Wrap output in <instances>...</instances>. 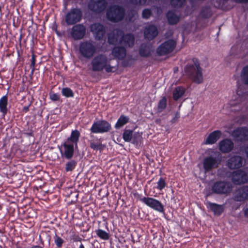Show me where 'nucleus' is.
<instances>
[{
    "instance_id": "obj_1",
    "label": "nucleus",
    "mask_w": 248,
    "mask_h": 248,
    "mask_svg": "<svg viewBox=\"0 0 248 248\" xmlns=\"http://www.w3.org/2000/svg\"><path fill=\"white\" fill-rule=\"evenodd\" d=\"M80 133L77 129L72 130L70 137L61 144L60 152L62 156L66 159H71L74 154L75 147H78Z\"/></svg>"
},
{
    "instance_id": "obj_2",
    "label": "nucleus",
    "mask_w": 248,
    "mask_h": 248,
    "mask_svg": "<svg viewBox=\"0 0 248 248\" xmlns=\"http://www.w3.org/2000/svg\"><path fill=\"white\" fill-rule=\"evenodd\" d=\"M192 62V64L189 63L185 67V72L194 82L200 84L203 81V77L199 60L194 58Z\"/></svg>"
},
{
    "instance_id": "obj_3",
    "label": "nucleus",
    "mask_w": 248,
    "mask_h": 248,
    "mask_svg": "<svg viewBox=\"0 0 248 248\" xmlns=\"http://www.w3.org/2000/svg\"><path fill=\"white\" fill-rule=\"evenodd\" d=\"M125 15V10L124 7L117 4L112 5L107 9L106 16L108 20L118 23L123 20Z\"/></svg>"
},
{
    "instance_id": "obj_4",
    "label": "nucleus",
    "mask_w": 248,
    "mask_h": 248,
    "mask_svg": "<svg viewBox=\"0 0 248 248\" xmlns=\"http://www.w3.org/2000/svg\"><path fill=\"white\" fill-rule=\"evenodd\" d=\"M232 185L231 182L225 180L215 182L212 186L214 193L219 195H228L232 191Z\"/></svg>"
},
{
    "instance_id": "obj_5",
    "label": "nucleus",
    "mask_w": 248,
    "mask_h": 248,
    "mask_svg": "<svg viewBox=\"0 0 248 248\" xmlns=\"http://www.w3.org/2000/svg\"><path fill=\"white\" fill-rule=\"evenodd\" d=\"M79 51L83 57L90 59L95 54L96 47L94 43L86 41L80 43L79 46Z\"/></svg>"
},
{
    "instance_id": "obj_6",
    "label": "nucleus",
    "mask_w": 248,
    "mask_h": 248,
    "mask_svg": "<svg viewBox=\"0 0 248 248\" xmlns=\"http://www.w3.org/2000/svg\"><path fill=\"white\" fill-rule=\"evenodd\" d=\"M221 155L219 153L215 156L209 155L205 157L202 162L205 171L209 172L213 169L217 168L221 163Z\"/></svg>"
},
{
    "instance_id": "obj_7",
    "label": "nucleus",
    "mask_w": 248,
    "mask_h": 248,
    "mask_svg": "<svg viewBox=\"0 0 248 248\" xmlns=\"http://www.w3.org/2000/svg\"><path fill=\"white\" fill-rule=\"evenodd\" d=\"M111 129V124L106 120L94 121L90 129L91 134H103L109 132Z\"/></svg>"
},
{
    "instance_id": "obj_8",
    "label": "nucleus",
    "mask_w": 248,
    "mask_h": 248,
    "mask_svg": "<svg viewBox=\"0 0 248 248\" xmlns=\"http://www.w3.org/2000/svg\"><path fill=\"white\" fill-rule=\"evenodd\" d=\"M82 17V12L78 8H73L66 14L65 21L67 25H72L80 21Z\"/></svg>"
},
{
    "instance_id": "obj_9",
    "label": "nucleus",
    "mask_w": 248,
    "mask_h": 248,
    "mask_svg": "<svg viewBox=\"0 0 248 248\" xmlns=\"http://www.w3.org/2000/svg\"><path fill=\"white\" fill-rule=\"evenodd\" d=\"M138 198L140 201L154 210L160 213L164 212V206L158 200L151 197H142L141 195H139Z\"/></svg>"
},
{
    "instance_id": "obj_10",
    "label": "nucleus",
    "mask_w": 248,
    "mask_h": 248,
    "mask_svg": "<svg viewBox=\"0 0 248 248\" xmlns=\"http://www.w3.org/2000/svg\"><path fill=\"white\" fill-rule=\"evenodd\" d=\"M108 62L107 56L104 54H98L91 61L92 70L93 72H100L104 69Z\"/></svg>"
},
{
    "instance_id": "obj_11",
    "label": "nucleus",
    "mask_w": 248,
    "mask_h": 248,
    "mask_svg": "<svg viewBox=\"0 0 248 248\" xmlns=\"http://www.w3.org/2000/svg\"><path fill=\"white\" fill-rule=\"evenodd\" d=\"M176 46V43L174 40H168L157 47L156 53L159 56L167 55L173 51Z\"/></svg>"
},
{
    "instance_id": "obj_12",
    "label": "nucleus",
    "mask_w": 248,
    "mask_h": 248,
    "mask_svg": "<svg viewBox=\"0 0 248 248\" xmlns=\"http://www.w3.org/2000/svg\"><path fill=\"white\" fill-rule=\"evenodd\" d=\"M90 28L96 40H103L106 34L104 25L99 23H94L90 25Z\"/></svg>"
},
{
    "instance_id": "obj_13",
    "label": "nucleus",
    "mask_w": 248,
    "mask_h": 248,
    "mask_svg": "<svg viewBox=\"0 0 248 248\" xmlns=\"http://www.w3.org/2000/svg\"><path fill=\"white\" fill-rule=\"evenodd\" d=\"M232 136L238 141H248V127L246 126L237 127L232 131Z\"/></svg>"
},
{
    "instance_id": "obj_14",
    "label": "nucleus",
    "mask_w": 248,
    "mask_h": 248,
    "mask_svg": "<svg viewBox=\"0 0 248 248\" xmlns=\"http://www.w3.org/2000/svg\"><path fill=\"white\" fill-rule=\"evenodd\" d=\"M108 3L106 0H91L88 4L89 9L96 13H100L107 7Z\"/></svg>"
},
{
    "instance_id": "obj_15",
    "label": "nucleus",
    "mask_w": 248,
    "mask_h": 248,
    "mask_svg": "<svg viewBox=\"0 0 248 248\" xmlns=\"http://www.w3.org/2000/svg\"><path fill=\"white\" fill-rule=\"evenodd\" d=\"M233 199L239 202L248 200V186H244L236 189L234 192Z\"/></svg>"
},
{
    "instance_id": "obj_16",
    "label": "nucleus",
    "mask_w": 248,
    "mask_h": 248,
    "mask_svg": "<svg viewBox=\"0 0 248 248\" xmlns=\"http://www.w3.org/2000/svg\"><path fill=\"white\" fill-rule=\"evenodd\" d=\"M86 33V28L81 24H76L73 26L71 31V35L75 40L82 39Z\"/></svg>"
},
{
    "instance_id": "obj_17",
    "label": "nucleus",
    "mask_w": 248,
    "mask_h": 248,
    "mask_svg": "<svg viewBox=\"0 0 248 248\" xmlns=\"http://www.w3.org/2000/svg\"><path fill=\"white\" fill-rule=\"evenodd\" d=\"M90 137L91 139L88 140L90 147L93 151H99L100 152L103 151L106 146L102 144L101 139L92 134H90Z\"/></svg>"
},
{
    "instance_id": "obj_18",
    "label": "nucleus",
    "mask_w": 248,
    "mask_h": 248,
    "mask_svg": "<svg viewBox=\"0 0 248 248\" xmlns=\"http://www.w3.org/2000/svg\"><path fill=\"white\" fill-rule=\"evenodd\" d=\"M243 158L242 156L234 155L230 157L226 162L227 167L231 170L240 168L243 165Z\"/></svg>"
},
{
    "instance_id": "obj_19",
    "label": "nucleus",
    "mask_w": 248,
    "mask_h": 248,
    "mask_svg": "<svg viewBox=\"0 0 248 248\" xmlns=\"http://www.w3.org/2000/svg\"><path fill=\"white\" fill-rule=\"evenodd\" d=\"M158 34V29L155 25L149 24L146 26L144 30V38L148 40H153Z\"/></svg>"
},
{
    "instance_id": "obj_20",
    "label": "nucleus",
    "mask_w": 248,
    "mask_h": 248,
    "mask_svg": "<svg viewBox=\"0 0 248 248\" xmlns=\"http://www.w3.org/2000/svg\"><path fill=\"white\" fill-rule=\"evenodd\" d=\"M232 179L235 184H241L247 182L248 177L245 171L241 170H237L233 172Z\"/></svg>"
},
{
    "instance_id": "obj_21",
    "label": "nucleus",
    "mask_w": 248,
    "mask_h": 248,
    "mask_svg": "<svg viewBox=\"0 0 248 248\" xmlns=\"http://www.w3.org/2000/svg\"><path fill=\"white\" fill-rule=\"evenodd\" d=\"M234 148V143L229 139H225L219 142V150L222 153H229Z\"/></svg>"
},
{
    "instance_id": "obj_22",
    "label": "nucleus",
    "mask_w": 248,
    "mask_h": 248,
    "mask_svg": "<svg viewBox=\"0 0 248 248\" xmlns=\"http://www.w3.org/2000/svg\"><path fill=\"white\" fill-rule=\"evenodd\" d=\"M124 31L119 29H115L113 32L109 33L108 36V43L111 45L116 44L119 41L121 35H123Z\"/></svg>"
},
{
    "instance_id": "obj_23",
    "label": "nucleus",
    "mask_w": 248,
    "mask_h": 248,
    "mask_svg": "<svg viewBox=\"0 0 248 248\" xmlns=\"http://www.w3.org/2000/svg\"><path fill=\"white\" fill-rule=\"evenodd\" d=\"M126 54V50L124 46H116L112 50V55L114 57L119 60L125 58Z\"/></svg>"
},
{
    "instance_id": "obj_24",
    "label": "nucleus",
    "mask_w": 248,
    "mask_h": 248,
    "mask_svg": "<svg viewBox=\"0 0 248 248\" xmlns=\"http://www.w3.org/2000/svg\"><path fill=\"white\" fill-rule=\"evenodd\" d=\"M221 132L217 130L211 132L208 136L204 141V143L207 145H212L215 144L220 138Z\"/></svg>"
},
{
    "instance_id": "obj_25",
    "label": "nucleus",
    "mask_w": 248,
    "mask_h": 248,
    "mask_svg": "<svg viewBox=\"0 0 248 248\" xmlns=\"http://www.w3.org/2000/svg\"><path fill=\"white\" fill-rule=\"evenodd\" d=\"M121 38L119 40L120 43L124 44L125 46L132 47L135 42V37L131 33H127L121 35Z\"/></svg>"
},
{
    "instance_id": "obj_26",
    "label": "nucleus",
    "mask_w": 248,
    "mask_h": 248,
    "mask_svg": "<svg viewBox=\"0 0 248 248\" xmlns=\"http://www.w3.org/2000/svg\"><path fill=\"white\" fill-rule=\"evenodd\" d=\"M207 206L216 216H220L224 211L223 205L216 203L207 202Z\"/></svg>"
},
{
    "instance_id": "obj_27",
    "label": "nucleus",
    "mask_w": 248,
    "mask_h": 248,
    "mask_svg": "<svg viewBox=\"0 0 248 248\" xmlns=\"http://www.w3.org/2000/svg\"><path fill=\"white\" fill-rule=\"evenodd\" d=\"M8 104L7 95H5L2 96L0 98V112L1 113L2 118L5 117L8 112Z\"/></svg>"
},
{
    "instance_id": "obj_28",
    "label": "nucleus",
    "mask_w": 248,
    "mask_h": 248,
    "mask_svg": "<svg viewBox=\"0 0 248 248\" xmlns=\"http://www.w3.org/2000/svg\"><path fill=\"white\" fill-rule=\"evenodd\" d=\"M166 17L170 25H174L178 23L180 16H177L174 11L170 10L166 14Z\"/></svg>"
},
{
    "instance_id": "obj_29",
    "label": "nucleus",
    "mask_w": 248,
    "mask_h": 248,
    "mask_svg": "<svg viewBox=\"0 0 248 248\" xmlns=\"http://www.w3.org/2000/svg\"><path fill=\"white\" fill-rule=\"evenodd\" d=\"M186 89L183 86H177L175 88L172 92V97L174 100L177 101L185 94Z\"/></svg>"
},
{
    "instance_id": "obj_30",
    "label": "nucleus",
    "mask_w": 248,
    "mask_h": 248,
    "mask_svg": "<svg viewBox=\"0 0 248 248\" xmlns=\"http://www.w3.org/2000/svg\"><path fill=\"white\" fill-rule=\"evenodd\" d=\"M129 120V118L128 117L124 115H121L115 124V128L116 129H120L127 124Z\"/></svg>"
},
{
    "instance_id": "obj_31",
    "label": "nucleus",
    "mask_w": 248,
    "mask_h": 248,
    "mask_svg": "<svg viewBox=\"0 0 248 248\" xmlns=\"http://www.w3.org/2000/svg\"><path fill=\"white\" fill-rule=\"evenodd\" d=\"M167 106V98L166 96H163L161 99L159 101L157 107V112L161 113L163 111Z\"/></svg>"
},
{
    "instance_id": "obj_32",
    "label": "nucleus",
    "mask_w": 248,
    "mask_h": 248,
    "mask_svg": "<svg viewBox=\"0 0 248 248\" xmlns=\"http://www.w3.org/2000/svg\"><path fill=\"white\" fill-rule=\"evenodd\" d=\"M139 52L141 57L144 58L148 57L151 55V52L149 47L145 45H142L140 46Z\"/></svg>"
},
{
    "instance_id": "obj_33",
    "label": "nucleus",
    "mask_w": 248,
    "mask_h": 248,
    "mask_svg": "<svg viewBox=\"0 0 248 248\" xmlns=\"http://www.w3.org/2000/svg\"><path fill=\"white\" fill-rule=\"evenodd\" d=\"M200 15L204 19H208L211 17L212 16V12L210 7L209 6L203 7L200 12Z\"/></svg>"
},
{
    "instance_id": "obj_34",
    "label": "nucleus",
    "mask_w": 248,
    "mask_h": 248,
    "mask_svg": "<svg viewBox=\"0 0 248 248\" xmlns=\"http://www.w3.org/2000/svg\"><path fill=\"white\" fill-rule=\"evenodd\" d=\"M241 78L243 82L248 85V65L245 66L242 69Z\"/></svg>"
},
{
    "instance_id": "obj_35",
    "label": "nucleus",
    "mask_w": 248,
    "mask_h": 248,
    "mask_svg": "<svg viewBox=\"0 0 248 248\" xmlns=\"http://www.w3.org/2000/svg\"><path fill=\"white\" fill-rule=\"evenodd\" d=\"M95 232L97 236L103 240H108L109 238V233L102 229L96 230Z\"/></svg>"
},
{
    "instance_id": "obj_36",
    "label": "nucleus",
    "mask_w": 248,
    "mask_h": 248,
    "mask_svg": "<svg viewBox=\"0 0 248 248\" xmlns=\"http://www.w3.org/2000/svg\"><path fill=\"white\" fill-rule=\"evenodd\" d=\"M77 165V162L73 159H71L68 161L65 167V170L66 172L73 171L76 167Z\"/></svg>"
},
{
    "instance_id": "obj_37",
    "label": "nucleus",
    "mask_w": 248,
    "mask_h": 248,
    "mask_svg": "<svg viewBox=\"0 0 248 248\" xmlns=\"http://www.w3.org/2000/svg\"><path fill=\"white\" fill-rule=\"evenodd\" d=\"M54 244L56 245V248H62L63 244L64 243V240L61 236L58 235L56 233L54 237Z\"/></svg>"
},
{
    "instance_id": "obj_38",
    "label": "nucleus",
    "mask_w": 248,
    "mask_h": 248,
    "mask_svg": "<svg viewBox=\"0 0 248 248\" xmlns=\"http://www.w3.org/2000/svg\"><path fill=\"white\" fill-rule=\"evenodd\" d=\"M133 137V131L130 129H125L123 134V138L125 142L131 141Z\"/></svg>"
},
{
    "instance_id": "obj_39",
    "label": "nucleus",
    "mask_w": 248,
    "mask_h": 248,
    "mask_svg": "<svg viewBox=\"0 0 248 248\" xmlns=\"http://www.w3.org/2000/svg\"><path fill=\"white\" fill-rule=\"evenodd\" d=\"M62 95L66 97H73L74 96L73 91L70 88L65 87L62 90Z\"/></svg>"
},
{
    "instance_id": "obj_40",
    "label": "nucleus",
    "mask_w": 248,
    "mask_h": 248,
    "mask_svg": "<svg viewBox=\"0 0 248 248\" xmlns=\"http://www.w3.org/2000/svg\"><path fill=\"white\" fill-rule=\"evenodd\" d=\"M186 0H170L171 5L174 8H180L185 3Z\"/></svg>"
},
{
    "instance_id": "obj_41",
    "label": "nucleus",
    "mask_w": 248,
    "mask_h": 248,
    "mask_svg": "<svg viewBox=\"0 0 248 248\" xmlns=\"http://www.w3.org/2000/svg\"><path fill=\"white\" fill-rule=\"evenodd\" d=\"M236 92L237 95L239 96L241 100H242L246 98V92L242 87L238 86Z\"/></svg>"
},
{
    "instance_id": "obj_42",
    "label": "nucleus",
    "mask_w": 248,
    "mask_h": 248,
    "mask_svg": "<svg viewBox=\"0 0 248 248\" xmlns=\"http://www.w3.org/2000/svg\"><path fill=\"white\" fill-rule=\"evenodd\" d=\"M166 186H167V183L165 179L163 177H160L157 182L156 188L158 190H162Z\"/></svg>"
},
{
    "instance_id": "obj_43",
    "label": "nucleus",
    "mask_w": 248,
    "mask_h": 248,
    "mask_svg": "<svg viewBox=\"0 0 248 248\" xmlns=\"http://www.w3.org/2000/svg\"><path fill=\"white\" fill-rule=\"evenodd\" d=\"M122 60V65L124 67H126L130 66L131 64V61H132V58L131 56L128 57L126 59H124Z\"/></svg>"
},
{
    "instance_id": "obj_44",
    "label": "nucleus",
    "mask_w": 248,
    "mask_h": 248,
    "mask_svg": "<svg viewBox=\"0 0 248 248\" xmlns=\"http://www.w3.org/2000/svg\"><path fill=\"white\" fill-rule=\"evenodd\" d=\"M152 15V12L150 9H145L142 11V16L143 18L149 19Z\"/></svg>"
},
{
    "instance_id": "obj_45",
    "label": "nucleus",
    "mask_w": 248,
    "mask_h": 248,
    "mask_svg": "<svg viewBox=\"0 0 248 248\" xmlns=\"http://www.w3.org/2000/svg\"><path fill=\"white\" fill-rule=\"evenodd\" d=\"M49 95L50 99L53 101H59L61 97L59 93H50Z\"/></svg>"
},
{
    "instance_id": "obj_46",
    "label": "nucleus",
    "mask_w": 248,
    "mask_h": 248,
    "mask_svg": "<svg viewBox=\"0 0 248 248\" xmlns=\"http://www.w3.org/2000/svg\"><path fill=\"white\" fill-rule=\"evenodd\" d=\"M35 57L36 56L34 54H33L31 56V63L30 65V67L31 69V75H33V72L34 71V69H35L34 67H35V62H36Z\"/></svg>"
},
{
    "instance_id": "obj_47",
    "label": "nucleus",
    "mask_w": 248,
    "mask_h": 248,
    "mask_svg": "<svg viewBox=\"0 0 248 248\" xmlns=\"http://www.w3.org/2000/svg\"><path fill=\"white\" fill-rule=\"evenodd\" d=\"M147 0H130L131 3L134 5H144Z\"/></svg>"
},
{
    "instance_id": "obj_48",
    "label": "nucleus",
    "mask_w": 248,
    "mask_h": 248,
    "mask_svg": "<svg viewBox=\"0 0 248 248\" xmlns=\"http://www.w3.org/2000/svg\"><path fill=\"white\" fill-rule=\"evenodd\" d=\"M24 134L28 137H33V131L31 128L28 127L24 130Z\"/></svg>"
},
{
    "instance_id": "obj_49",
    "label": "nucleus",
    "mask_w": 248,
    "mask_h": 248,
    "mask_svg": "<svg viewBox=\"0 0 248 248\" xmlns=\"http://www.w3.org/2000/svg\"><path fill=\"white\" fill-rule=\"evenodd\" d=\"M180 117V112L179 111L176 112L174 114V117L171 120L170 122L172 124L176 123L177 122H178Z\"/></svg>"
},
{
    "instance_id": "obj_50",
    "label": "nucleus",
    "mask_w": 248,
    "mask_h": 248,
    "mask_svg": "<svg viewBox=\"0 0 248 248\" xmlns=\"http://www.w3.org/2000/svg\"><path fill=\"white\" fill-rule=\"evenodd\" d=\"M114 67L111 66L110 64H108V62H107L106 64L105 68H104V69L106 70V71L108 73L112 72H114L113 71Z\"/></svg>"
},
{
    "instance_id": "obj_51",
    "label": "nucleus",
    "mask_w": 248,
    "mask_h": 248,
    "mask_svg": "<svg viewBox=\"0 0 248 248\" xmlns=\"http://www.w3.org/2000/svg\"><path fill=\"white\" fill-rule=\"evenodd\" d=\"M31 106V103H30L28 106H24L22 108V111L24 113L28 112L30 110V107Z\"/></svg>"
},
{
    "instance_id": "obj_52",
    "label": "nucleus",
    "mask_w": 248,
    "mask_h": 248,
    "mask_svg": "<svg viewBox=\"0 0 248 248\" xmlns=\"http://www.w3.org/2000/svg\"><path fill=\"white\" fill-rule=\"evenodd\" d=\"M232 1L237 3H248V0H232Z\"/></svg>"
},
{
    "instance_id": "obj_53",
    "label": "nucleus",
    "mask_w": 248,
    "mask_h": 248,
    "mask_svg": "<svg viewBox=\"0 0 248 248\" xmlns=\"http://www.w3.org/2000/svg\"><path fill=\"white\" fill-rule=\"evenodd\" d=\"M245 215L248 217V208H247L244 211Z\"/></svg>"
},
{
    "instance_id": "obj_54",
    "label": "nucleus",
    "mask_w": 248,
    "mask_h": 248,
    "mask_svg": "<svg viewBox=\"0 0 248 248\" xmlns=\"http://www.w3.org/2000/svg\"><path fill=\"white\" fill-rule=\"evenodd\" d=\"M245 152H246L247 156V157L248 158V146L246 148Z\"/></svg>"
},
{
    "instance_id": "obj_55",
    "label": "nucleus",
    "mask_w": 248,
    "mask_h": 248,
    "mask_svg": "<svg viewBox=\"0 0 248 248\" xmlns=\"http://www.w3.org/2000/svg\"><path fill=\"white\" fill-rule=\"evenodd\" d=\"M79 248H85V247L82 243H81L79 245Z\"/></svg>"
},
{
    "instance_id": "obj_56",
    "label": "nucleus",
    "mask_w": 248,
    "mask_h": 248,
    "mask_svg": "<svg viewBox=\"0 0 248 248\" xmlns=\"http://www.w3.org/2000/svg\"><path fill=\"white\" fill-rule=\"evenodd\" d=\"M54 29H55L56 31L57 30L56 27H53V30H54Z\"/></svg>"
},
{
    "instance_id": "obj_57",
    "label": "nucleus",
    "mask_w": 248,
    "mask_h": 248,
    "mask_svg": "<svg viewBox=\"0 0 248 248\" xmlns=\"http://www.w3.org/2000/svg\"><path fill=\"white\" fill-rule=\"evenodd\" d=\"M54 29H55L56 31L57 30L56 27H53V30H54Z\"/></svg>"
},
{
    "instance_id": "obj_58",
    "label": "nucleus",
    "mask_w": 248,
    "mask_h": 248,
    "mask_svg": "<svg viewBox=\"0 0 248 248\" xmlns=\"http://www.w3.org/2000/svg\"><path fill=\"white\" fill-rule=\"evenodd\" d=\"M54 29H55L56 31L57 30L56 27H53V30H54Z\"/></svg>"
},
{
    "instance_id": "obj_59",
    "label": "nucleus",
    "mask_w": 248,
    "mask_h": 248,
    "mask_svg": "<svg viewBox=\"0 0 248 248\" xmlns=\"http://www.w3.org/2000/svg\"><path fill=\"white\" fill-rule=\"evenodd\" d=\"M1 7L0 6V12L1 11Z\"/></svg>"
}]
</instances>
